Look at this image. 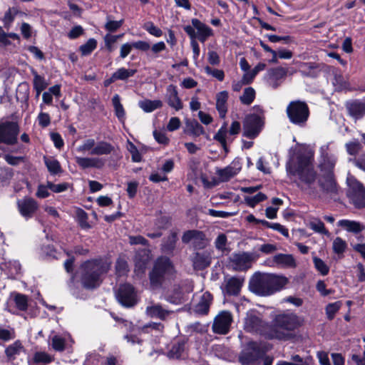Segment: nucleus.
Listing matches in <instances>:
<instances>
[{
    "mask_svg": "<svg viewBox=\"0 0 365 365\" xmlns=\"http://www.w3.org/2000/svg\"><path fill=\"white\" fill-rule=\"evenodd\" d=\"M347 248V244L341 237H336L332 243L333 252L339 256L343 255Z\"/></svg>",
    "mask_w": 365,
    "mask_h": 365,
    "instance_id": "3c124183",
    "label": "nucleus"
},
{
    "mask_svg": "<svg viewBox=\"0 0 365 365\" xmlns=\"http://www.w3.org/2000/svg\"><path fill=\"white\" fill-rule=\"evenodd\" d=\"M175 275V268L168 257H159L149 274L152 288L160 287L166 280L172 279Z\"/></svg>",
    "mask_w": 365,
    "mask_h": 365,
    "instance_id": "39448f33",
    "label": "nucleus"
},
{
    "mask_svg": "<svg viewBox=\"0 0 365 365\" xmlns=\"http://www.w3.org/2000/svg\"><path fill=\"white\" fill-rule=\"evenodd\" d=\"M341 307V303L336 302L329 304L326 307V314L329 319H332L335 314L339 311Z\"/></svg>",
    "mask_w": 365,
    "mask_h": 365,
    "instance_id": "e2e57ef3",
    "label": "nucleus"
},
{
    "mask_svg": "<svg viewBox=\"0 0 365 365\" xmlns=\"http://www.w3.org/2000/svg\"><path fill=\"white\" fill-rule=\"evenodd\" d=\"M105 48L110 53L117 48V41L118 36H111V34H106L104 36Z\"/></svg>",
    "mask_w": 365,
    "mask_h": 365,
    "instance_id": "6e6d98bb",
    "label": "nucleus"
},
{
    "mask_svg": "<svg viewBox=\"0 0 365 365\" xmlns=\"http://www.w3.org/2000/svg\"><path fill=\"white\" fill-rule=\"evenodd\" d=\"M44 163L51 175H57L61 173V167L59 162L53 157H43Z\"/></svg>",
    "mask_w": 365,
    "mask_h": 365,
    "instance_id": "79ce46f5",
    "label": "nucleus"
},
{
    "mask_svg": "<svg viewBox=\"0 0 365 365\" xmlns=\"http://www.w3.org/2000/svg\"><path fill=\"white\" fill-rule=\"evenodd\" d=\"M24 351L21 342L17 340L6 348L5 354L9 361H13L24 353Z\"/></svg>",
    "mask_w": 365,
    "mask_h": 365,
    "instance_id": "f704fd0d",
    "label": "nucleus"
},
{
    "mask_svg": "<svg viewBox=\"0 0 365 365\" xmlns=\"http://www.w3.org/2000/svg\"><path fill=\"white\" fill-rule=\"evenodd\" d=\"M110 264L106 259L93 260V288L99 285L102 276L109 269Z\"/></svg>",
    "mask_w": 365,
    "mask_h": 365,
    "instance_id": "6ab92c4d",
    "label": "nucleus"
},
{
    "mask_svg": "<svg viewBox=\"0 0 365 365\" xmlns=\"http://www.w3.org/2000/svg\"><path fill=\"white\" fill-rule=\"evenodd\" d=\"M212 300V295L210 292H204L200 296L198 302L195 305L194 312L199 315L207 314L209 312Z\"/></svg>",
    "mask_w": 365,
    "mask_h": 365,
    "instance_id": "a878e982",
    "label": "nucleus"
},
{
    "mask_svg": "<svg viewBox=\"0 0 365 365\" xmlns=\"http://www.w3.org/2000/svg\"><path fill=\"white\" fill-rule=\"evenodd\" d=\"M13 300L19 310L26 311L27 309L29 302L27 296L20 293H15L13 295Z\"/></svg>",
    "mask_w": 365,
    "mask_h": 365,
    "instance_id": "8fccbe9b",
    "label": "nucleus"
},
{
    "mask_svg": "<svg viewBox=\"0 0 365 365\" xmlns=\"http://www.w3.org/2000/svg\"><path fill=\"white\" fill-rule=\"evenodd\" d=\"M287 71L282 67H277L269 69L264 78L266 83L271 88H278L284 80Z\"/></svg>",
    "mask_w": 365,
    "mask_h": 365,
    "instance_id": "2eb2a0df",
    "label": "nucleus"
},
{
    "mask_svg": "<svg viewBox=\"0 0 365 365\" xmlns=\"http://www.w3.org/2000/svg\"><path fill=\"white\" fill-rule=\"evenodd\" d=\"M313 262L314 267L322 275L326 276L329 274V267L322 259L314 257H313Z\"/></svg>",
    "mask_w": 365,
    "mask_h": 365,
    "instance_id": "4d7b16f0",
    "label": "nucleus"
},
{
    "mask_svg": "<svg viewBox=\"0 0 365 365\" xmlns=\"http://www.w3.org/2000/svg\"><path fill=\"white\" fill-rule=\"evenodd\" d=\"M252 260L251 254L243 252L234 255L232 259V265L235 270H245L250 267Z\"/></svg>",
    "mask_w": 365,
    "mask_h": 365,
    "instance_id": "b1692460",
    "label": "nucleus"
},
{
    "mask_svg": "<svg viewBox=\"0 0 365 365\" xmlns=\"http://www.w3.org/2000/svg\"><path fill=\"white\" fill-rule=\"evenodd\" d=\"M266 68V64L264 63H259L257 64L255 68L249 71V70L243 75V83H251L254 80L255 77L257 74Z\"/></svg>",
    "mask_w": 365,
    "mask_h": 365,
    "instance_id": "49530a36",
    "label": "nucleus"
},
{
    "mask_svg": "<svg viewBox=\"0 0 365 365\" xmlns=\"http://www.w3.org/2000/svg\"><path fill=\"white\" fill-rule=\"evenodd\" d=\"M74 215L76 221L79 224L81 228L88 229L89 224L88 222V215L87 213L81 208L75 207L73 209Z\"/></svg>",
    "mask_w": 365,
    "mask_h": 365,
    "instance_id": "de8ad7c7",
    "label": "nucleus"
},
{
    "mask_svg": "<svg viewBox=\"0 0 365 365\" xmlns=\"http://www.w3.org/2000/svg\"><path fill=\"white\" fill-rule=\"evenodd\" d=\"M116 297L119 303L126 307H133L137 303L136 293L134 288L128 284L120 287Z\"/></svg>",
    "mask_w": 365,
    "mask_h": 365,
    "instance_id": "4468645a",
    "label": "nucleus"
},
{
    "mask_svg": "<svg viewBox=\"0 0 365 365\" xmlns=\"http://www.w3.org/2000/svg\"><path fill=\"white\" fill-rule=\"evenodd\" d=\"M303 320L296 314L284 312L277 314L272 319L269 331L267 332L269 339H287L291 336V331L302 325Z\"/></svg>",
    "mask_w": 365,
    "mask_h": 365,
    "instance_id": "7ed1b4c3",
    "label": "nucleus"
},
{
    "mask_svg": "<svg viewBox=\"0 0 365 365\" xmlns=\"http://www.w3.org/2000/svg\"><path fill=\"white\" fill-rule=\"evenodd\" d=\"M123 24V20L121 19L120 21H113L108 19L105 28L107 31L110 32H114L117 31Z\"/></svg>",
    "mask_w": 365,
    "mask_h": 365,
    "instance_id": "338daca9",
    "label": "nucleus"
},
{
    "mask_svg": "<svg viewBox=\"0 0 365 365\" xmlns=\"http://www.w3.org/2000/svg\"><path fill=\"white\" fill-rule=\"evenodd\" d=\"M192 290L191 285L175 286L170 292L166 294L165 299L171 304H180L186 301L188 294L192 292Z\"/></svg>",
    "mask_w": 365,
    "mask_h": 365,
    "instance_id": "dca6fc26",
    "label": "nucleus"
},
{
    "mask_svg": "<svg viewBox=\"0 0 365 365\" xmlns=\"http://www.w3.org/2000/svg\"><path fill=\"white\" fill-rule=\"evenodd\" d=\"M193 27L197 30L196 38L202 43L213 35L212 29L197 19L191 20Z\"/></svg>",
    "mask_w": 365,
    "mask_h": 365,
    "instance_id": "393cba45",
    "label": "nucleus"
},
{
    "mask_svg": "<svg viewBox=\"0 0 365 365\" xmlns=\"http://www.w3.org/2000/svg\"><path fill=\"white\" fill-rule=\"evenodd\" d=\"M241 130V124L237 120H234L230 127L227 128V123L225 122L213 138L215 140L219 142L225 152H227V143L232 142L234 138L237 135Z\"/></svg>",
    "mask_w": 365,
    "mask_h": 365,
    "instance_id": "9d476101",
    "label": "nucleus"
},
{
    "mask_svg": "<svg viewBox=\"0 0 365 365\" xmlns=\"http://www.w3.org/2000/svg\"><path fill=\"white\" fill-rule=\"evenodd\" d=\"M0 269L11 278H14L21 273V265L19 262L16 260L1 262Z\"/></svg>",
    "mask_w": 365,
    "mask_h": 365,
    "instance_id": "2f4dec72",
    "label": "nucleus"
},
{
    "mask_svg": "<svg viewBox=\"0 0 365 365\" xmlns=\"http://www.w3.org/2000/svg\"><path fill=\"white\" fill-rule=\"evenodd\" d=\"M309 227L315 232L329 235V232L325 228L324 222L317 217H312L309 221Z\"/></svg>",
    "mask_w": 365,
    "mask_h": 365,
    "instance_id": "a18cd8bd",
    "label": "nucleus"
},
{
    "mask_svg": "<svg viewBox=\"0 0 365 365\" xmlns=\"http://www.w3.org/2000/svg\"><path fill=\"white\" fill-rule=\"evenodd\" d=\"M242 277H232L225 279V292L229 295H237L244 283Z\"/></svg>",
    "mask_w": 365,
    "mask_h": 365,
    "instance_id": "7c9ffc66",
    "label": "nucleus"
},
{
    "mask_svg": "<svg viewBox=\"0 0 365 365\" xmlns=\"http://www.w3.org/2000/svg\"><path fill=\"white\" fill-rule=\"evenodd\" d=\"M53 357L44 351H37L32 359L29 361V365H46L51 363Z\"/></svg>",
    "mask_w": 365,
    "mask_h": 365,
    "instance_id": "e433bc0d",
    "label": "nucleus"
},
{
    "mask_svg": "<svg viewBox=\"0 0 365 365\" xmlns=\"http://www.w3.org/2000/svg\"><path fill=\"white\" fill-rule=\"evenodd\" d=\"M264 110L259 106L252 108V113L247 115L243 125V135L253 139L262 130L264 123Z\"/></svg>",
    "mask_w": 365,
    "mask_h": 365,
    "instance_id": "423d86ee",
    "label": "nucleus"
},
{
    "mask_svg": "<svg viewBox=\"0 0 365 365\" xmlns=\"http://www.w3.org/2000/svg\"><path fill=\"white\" fill-rule=\"evenodd\" d=\"M17 205L21 215L26 219L31 217L38 207L36 201L30 197L19 200Z\"/></svg>",
    "mask_w": 365,
    "mask_h": 365,
    "instance_id": "aec40b11",
    "label": "nucleus"
},
{
    "mask_svg": "<svg viewBox=\"0 0 365 365\" xmlns=\"http://www.w3.org/2000/svg\"><path fill=\"white\" fill-rule=\"evenodd\" d=\"M348 185L347 196L356 208L365 207V188L354 176L349 175L346 179Z\"/></svg>",
    "mask_w": 365,
    "mask_h": 365,
    "instance_id": "6e6552de",
    "label": "nucleus"
},
{
    "mask_svg": "<svg viewBox=\"0 0 365 365\" xmlns=\"http://www.w3.org/2000/svg\"><path fill=\"white\" fill-rule=\"evenodd\" d=\"M75 160L76 163L82 168H88L91 166V160L89 158L83 157V155L91 153V143L87 142L79 146L76 150Z\"/></svg>",
    "mask_w": 365,
    "mask_h": 365,
    "instance_id": "412c9836",
    "label": "nucleus"
},
{
    "mask_svg": "<svg viewBox=\"0 0 365 365\" xmlns=\"http://www.w3.org/2000/svg\"><path fill=\"white\" fill-rule=\"evenodd\" d=\"M185 340L178 341L175 343L171 349L168 351V356L171 359H180L185 356Z\"/></svg>",
    "mask_w": 365,
    "mask_h": 365,
    "instance_id": "c9c22d12",
    "label": "nucleus"
},
{
    "mask_svg": "<svg viewBox=\"0 0 365 365\" xmlns=\"http://www.w3.org/2000/svg\"><path fill=\"white\" fill-rule=\"evenodd\" d=\"M135 73V69H127L125 68H120L112 74L110 78L109 79V83L114 82L118 80L125 81L128 78L133 76Z\"/></svg>",
    "mask_w": 365,
    "mask_h": 365,
    "instance_id": "4c0bfd02",
    "label": "nucleus"
},
{
    "mask_svg": "<svg viewBox=\"0 0 365 365\" xmlns=\"http://www.w3.org/2000/svg\"><path fill=\"white\" fill-rule=\"evenodd\" d=\"M187 132L189 135L195 137L200 136L204 133L203 127L195 120L186 122Z\"/></svg>",
    "mask_w": 365,
    "mask_h": 365,
    "instance_id": "37998d69",
    "label": "nucleus"
},
{
    "mask_svg": "<svg viewBox=\"0 0 365 365\" xmlns=\"http://www.w3.org/2000/svg\"><path fill=\"white\" fill-rule=\"evenodd\" d=\"M72 339L68 334L64 336L55 335L52 338V348L57 351H63L67 346L70 345Z\"/></svg>",
    "mask_w": 365,
    "mask_h": 365,
    "instance_id": "72a5a7b5",
    "label": "nucleus"
},
{
    "mask_svg": "<svg viewBox=\"0 0 365 365\" xmlns=\"http://www.w3.org/2000/svg\"><path fill=\"white\" fill-rule=\"evenodd\" d=\"M177 234L175 232H172L167 239V242L163 244V249L165 251H170L172 250L175 245L177 241Z\"/></svg>",
    "mask_w": 365,
    "mask_h": 365,
    "instance_id": "69168bd1",
    "label": "nucleus"
},
{
    "mask_svg": "<svg viewBox=\"0 0 365 365\" xmlns=\"http://www.w3.org/2000/svg\"><path fill=\"white\" fill-rule=\"evenodd\" d=\"M319 152L318 167L322 175L318 184L323 193L335 198L339 190L334 174L338 161L336 145L333 141L327 142L319 147Z\"/></svg>",
    "mask_w": 365,
    "mask_h": 365,
    "instance_id": "f03ea898",
    "label": "nucleus"
},
{
    "mask_svg": "<svg viewBox=\"0 0 365 365\" xmlns=\"http://www.w3.org/2000/svg\"><path fill=\"white\" fill-rule=\"evenodd\" d=\"M19 126L13 121H0V143L14 145L17 143Z\"/></svg>",
    "mask_w": 365,
    "mask_h": 365,
    "instance_id": "9b49d317",
    "label": "nucleus"
},
{
    "mask_svg": "<svg viewBox=\"0 0 365 365\" xmlns=\"http://www.w3.org/2000/svg\"><path fill=\"white\" fill-rule=\"evenodd\" d=\"M336 225L342 230L354 235L359 234L365 229V227L361 222L347 219L339 220Z\"/></svg>",
    "mask_w": 365,
    "mask_h": 365,
    "instance_id": "c85d7f7f",
    "label": "nucleus"
},
{
    "mask_svg": "<svg viewBox=\"0 0 365 365\" xmlns=\"http://www.w3.org/2000/svg\"><path fill=\"white\" fill-rule=\"evenodd\" d=\"M232 316L228 311L220 312L215 318L212 324V331L219 334H226L229 332Z\"/></svg>",
    "mask_w": 365,
    "mask_h": 365,
    "instance_id": "f8f14e48",
    "label": "nucleus"
},
{
    "mask_svg": "<svg viewBox=\"0 0 365 365\" xmlns=\"http://www.w3.org/2000/svg\"><path fill=\"white\" fill-rule=\"evenodd\" d=\"M128 150L130 152V153L131 154L132 160L133 162L139 163L141 161V160H142L141 154L140 153L138 148L133 143H132L130 142L128 143Z\"/></svg>",
    "mask_w": 365,
    "mask_h": 365,
    "instance_id": "0e129e2a",
    "label": "nucleus"
},
{
    "mask_svg": "<svg viewBox=\"0 0 365 365\" xmlns=\"http://www.w3.org/2000/svg\"><path fill=\"white\" fill-rule=\"evenodd\" d=\"M255 98V91L252 87L246 88L240 96V101L242 103L245 105L251 104Z\"/></svg>",
    "mask_w": 365,
    "mask_h": 365,
    "instance_id": "603ef678",
    "label": "nucleus"
},
{
    "mask_svg": "<svg viewBox=\"0 0 365 365\" xmlns=\"http://www.w3.org/2000/svg\"><path fill=\"white\" fill-rule=\"evenodd\" d=\"M143 29L150 35L155 37H160L163 35L162 30L156 26L152 21H147L143 25Z\"/></svg>",
    "mask_w": 365,
    "mask_h": 365,
    "instance_id": "bf43d9fd",
    "label": "nucleus"
},
{
    "mask_svg": "<svg viewBox=\"0 0 365 365\" xmlns=\"http://www.w3.org/2000/svg\"><path fill=\"white\" fill-rule=\"evenodd\" d=\"M270 325L265 323L259 312H248L245 319L244 329L251 333H257L268 339L267 332L269 331Z\"/></svg>",
    "mask_w": 365,
    "mask_h": 365,
    "instance_id": "1a4fd4ad",
    "label": "nucleus"
},
{
    "mask_svg": "<svg viewBox=\"0 0 365 365\" xmlns=\"http://www.w3.org/2000/svg\"><path fill=\"white\" fill-rule=\"evenodd\" d=\"M115 270L118 276L125 275L129 271L127 261L124 259L119 258L115 264Z\"/></svg>",
    "mask_w": 365,
    "mask_h": 365,
    "instance_id": "052dcab7",
    "label": "nucleus"
},
{
    "mask_svg": "<svg viewBox=\"0 0 365 365\" xmlns=\"http://www.w3.org/2000/svg\"><path fill=\"white\" fill-rule=\"evenodd\" d=\"M16 337L15 331L11 327H0V340L8 341Z\"/></svg>",
    "mask_w": 365,
    "mask_h": 365,
    "instance_id": "13d9d810",
    "label": "nucleus"
},
{
    "mask_svg": "<svg viewBox=\"0 0 365 365\" xmlns=\"http://www.w3.org/2000/svg\"><path fill=\"white\" fill-rule=\"evenodd\" d=\"M345 147L346 152L350 155H356L359 154L362 148V145L358 140H354L346 143Z\"/></svg>",
    "mask_w": 365,
    "mask_h": 365,
    "instance_id": "5fc2aeb1",
    "label": "nucleus"
},
{
    "mask_svg": "<svg viewBox=\"0 0 365 365\" xmlns=\"http://www.w3.org/2000/svg\"><path fill=\"white\" fill-rule=\"evenodd\" d=\"M138 106L145 113H151L163 106V102L160 100L145 99L138 102Z\"/></svg>",
    "mask_w": 365,
    "mask_h": 365,
    "instance_id": "ea45409f",
    "label": "nucleus"
},
{
    "mask_svg": "<svg viewBox=\"0 0 365 365\" xmlns=\"http://www.w3.org/2000/svg\"><path fill=\"white\" fill-rule=\"evenodd\" d=\"M113 147L108 143L100 142L96 145L93 144V154L107 155L112 152Z\"/></svg>",
    "mask_w": 365,
    "mask_h": 365,
    "instance_id": "09e8293b",
    "label": "nucleus"
},
{
    "mask_svg": "<svg viewBox=\"0 0 365 365\" xmlns=\"http://www.w3.org/2000/svg\"><path fill=\"white\" fill-rule=\"evenodd\" d=\"M167 103L171 108L175 110H180L182 108V103L178 96L177 87L173 84L169 85L166 89Z\"/></svg>",
    "mask_w": 365,
    "mask_h": 365,
    "instance_id": "bb28decb",
    "label": "nucleus"
},
{
    "mask_svg": "<svg viewBox=\"0 0 365 365\" xmlns=\"http://www.w3.org/2000/svg\"><path fill=\"white\" fill-rule=\"evenodd\" d=\"M229 98L228 92L223 91L219 92L216 95V109L217 110L220 117L224 118L227 112V100Z\"/></svg>",
    "mask_w": 365,
    "mask_h": 365,
    "instance_id": "473e14b6",
    "label": "nucleus"
},
{
    "mask_svg": "<svg viewBox=\"0 0 365 365\" xmlns=\"http://www.w3.org/2000/svg\"><path fill=\"white\" fill-rule=\"evenodd\" d=\"M287 114L291 123L303 126L309 118V110L304 102L295 101L290 102L287 107Z\"/></svg>",
    "mask_w": 365,
    "mask_h": 365,
    "instance_id": "0eeeda50",
    "label": "nucleus"
},
{
    "mask_svg": "<svg viewBox=\"0 0 365 365\" xmlns=\"http://www.w3.org/2000/svg\"><path fill=\"white\" fill-rule=\"evenodd\" d=\"M193 266L197 269H202L210 264V257L207 253L197 252L192 259Z\"/></svg>",
    "mask_w": 365,
    "mask_h": 365,
    "instance_id": "58836bf2",
    "label": "nucleus"
},
{
    "mask_svg": "<svg viewBox=\"0 0 365 365\" xmlns=\"http://www.w3.org/2000/svg\"><path fill=\"white\" fill-rule=\"evenodd\" d=\"M288 282L284 275L257 273L250 279V289L257 295L269 296L284 289Z\"/></svg>",
    "mask_w": 365,
    "mask_h": 365,
    "instance_id": "20e7f679",
    "label": "nucleus"
},
{
    "mask_svg": "<svg viewBox=\"0 0 365 365\" xmlns=\"http://www.w3.org/2000/svg\"><path fill=\"white\" fill-rule=\"evenodd\" d=\"M314 152L307 147L299 148L287 163L288 176L294 179L301 190L313 197L318 196L317 173L313 165Z\"/></svg>",
    "mask_w": 365,
    "mask_h": 365,
    "instance_id": "f257e3e1",
    "label": "nucleus"
},
{
    "mask_svg": "<svg viewBox=\"0 0 365 365\" xmlns=\"http://www.w3.org/2000/svg\"><path fill=\"white\" fill-rule=\"evenodd\" d=\"M346 108L349 115L355 120L361 119L365 115V103L355 100L346 102Z\"/></svg>",
    "mask_w": 365,
    "mask_h": 365,
    "instance_id": "4be33fe9",
    "label": "nucleus"
},
{
    "mask_svg": "<svg viewBox=\"0 0 365 365\" xmlns=\"http://www.w3.org/2000/svg\"><path fill=\"white\" fill-rule=\"evenodd\" d=\"M182 241L186 244H192L195 249H202L207 244L205 234L198 230H188L185 232L182 237Z\"/></svg>",
    "mask_w": 365,
    "mask_h": 365,
    "instance_id": "f3484780",
    "label": "nucleus"
},
{
    "mask_svg": "<svg viewBox=\"0 0 365 365\" xmlns=\"http://www.w3.org/2000/svg\"><path fill=\"white\" fill-rule=\"evenodd\" d=\"M145 313L151 318L165 320L172 312L163 307L160 304L150 302L145 309Z\"/></svg>",
    "mask_w": 365,
    "mask_h": 365,
    "instance_id": "5701e85b",
    "label": "nucleus"
},
{
    "mask_svg": "<svg viewBox=\"0 0 365 365\" xmlns=\"http://www.w3.org/2000/svg\"><path fill=\"white\" fill-rule=\"evenodd\" d=\"M74 277L80 280L86 288L91 287V261L88 259L80 264L75 272Z\"/></svg>",
    "mask_w": 365,
    "mask_h": 365,
    "instance_id": "a211bd4d",
    "label": "nucleus"
},
{
    "mask_svg": "<svg viewBox=\"0 0 365 365\" xmlns=\"http://www.w3.org/2000/svg\"><path fill=\"white\" fill-rule=\"evenodd\" d=\"M272 266L281 268H289L296 267V261L294 257L289 254H277L272 258Z\"/></svg>",
    "mask_w": 365,
    "mask_h": 365,
    "instance_id": "c756f323",
    "label": "nucleus"
},
{
    "mask_svg": "<svg viewBox=\"0 0 365 365\" xmlns=\"http://www.w3.org/2000/svg\"><path fill=\"white\" fill-rule=\"evenodd\" d=\"M31 73L34 76V88L36 91V96H38L40 93L47 87V83L45 78L38 75V73L34 70H31Z\"/></svg>",
    "mask_w": 365,
    "mask_h": 365,
    "instance_id": "c03bdc74",
    "label": "nucleus"
},
{
    "mask_svg": "<svg viewBox=\"0 0 365 365\" xmlns=\"http://www.w3.org/2000/svg\"><path fill=\"white\" fill-rule=\"evenodd\" d=\"M133 48V43H125L121 45L120 48V58L124 59L128 56Z\"/></svg>",
    "mask_w": 365,
    "mask_h": 365,
    "instance_id": "774afa93",
    "label": "nucleus"
},
{
    "mask_svg": "<svg viewBox=\"0 0 365 365\" xmlns=\"http://www.w3.org/2000/svg\"><path fill=\"white\" fill-rule=\"evenodd\" d=\"M260 357V349L256 342L250 341L243 349L239 356L242 365H252Z\"/></svg>",
    "mask_w": 365,
    "mask_h": 365,
    "instance_id": "ddd939ff",
    "label": "nucleus"
},
{
    "mask_svg": "<svg viewBox=\"0 0 365 365\" xmlns=\"http://www.w3.org/2000/svg\"><path fill=\"white\" fill-rule=\"evenodd\" d=\"M112 103L115 116L120 122L124 123L125 119V112L122 103H120V97L119 95L115 94L113 96L112 98Z\"/></svg>",
    "mask_w": 365,
    "mask_h": 365,
    "instance_id": "a19ab883",
    "label": "nucleus"
},
{
    "mask_svg": "<svg viewBox=\"0 0 365 365\" xmlns=\"http://www.w3.org/2000/svg\"><path fill=\"white\" fill-rule=\"evenodd\" d=\"M205 71L207 75H210L220 81H222L225 78V73L222 70L212 68L207 66L205 67Z\"/></svg>",
    "mask_w": 365,
    "mask_h": 365,
    "instance_id": "680f3d73",
    "label": "nucleus"
},
{
    "mask_svg": "<svg viewBox=\"0 0 365 365\" xmlns=\"http://www.w3.org/2000/svg\"><path fill=\"white\" fill-rule=\"evenodd\" d=\"M241 170V166L238 162H232L230 165L223 169H217V175L222 181H228L230 178L235 176Z\"/></svg>",
    "mask_w": 365,
    "mask_h": 365,
    "instance_id": "cd10ccee",
    "label": "nucleus"
},
{
    "mask_svg": "<svg viewBox=\"0 0 365 365\" xmlns=\"http://www.w3.org/2000/svg\"><path fill=\"white\" fill-rule=\"evenodd\" d=\"M266 199L267 196L264 193L259 192L255 196L245 197V202L248 206L255 207L258 203L264 201Z\"/></svg>",
    "mask_w": 365,
    "mask_h": 365,
    "instance_id": "864d4df0",
    "label": "nucleus"
}]
</instances>
